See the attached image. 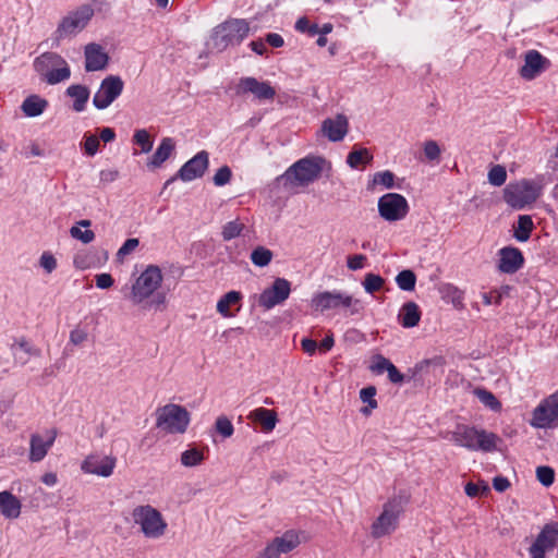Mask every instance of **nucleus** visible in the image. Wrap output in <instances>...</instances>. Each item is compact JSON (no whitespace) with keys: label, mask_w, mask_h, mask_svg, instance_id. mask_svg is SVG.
<instances>
[{"label":"nucleus","mask_w":558,"mask_h":558,"mask_svg":"<svg viewBox=\"0 0 558 558\" xmlns=\"http://www.w3.org/2000/svg\"><path fill=\"white\" fill-rule=\"evenodd\" d=\"M209 166V154L206 150L198 151L194 157L187 160L177 172L166 181L163 189H167L177 179L183 182H191L195 179L202 178Z\"/></svg>","instance_id":"f8f14e48"},{"label":"nucleus","mask_w":558,"mask_h":558,"mask_svg":"<svg viewBox=\"0 0 558 558\" xmlns=\"http://www.w3.org/2000/svg\"><path fill=\"white\" fill-rule=\"evenodd\" d=\"M265 40L268 45L275 48L282 47L284 44L282 36L277 33H268L265 37Z\"/></svg>","instance_id":"774afa93"},{"label":"nucleus","mask_w":558,"mask_h":558,"mask_svg":"<svg viewBox=\"0 0 558 558\" xmlns=\"http://www.w3.org/2000/svg\"><path fill=\"white\" fill-rule=\"evenodd\" d=\"M65 94L74 99L73 110L75 112H82L89 99L90 92L85 85L74 84L66 88Z\"/></svg>","instance_id":"c756f323"},{"label":"nucleus","mask_w":558,"mask_h":558,"mask_svg":"<svg viewBox=\"0 0 558 558\" xmlns=\"http://www.w3.org/2000/svg\"><path fill=\"white\" fill-rule=\"evenodd\" d=\"M40 266L50 274L57 268V259L53 255L44 253L40 256Z\"/></svg>","instance_id":"e2e57ef3"},{"label":"nucleus","mask_w":558,"mask_h":558,"mask_svg":"<svg viewBox=\"0 0 558 558\" xmlns=\"http://www.w3.org/2000/svg\"><path fill=\"white\" fill-rule=\"evenodd\" d=\"M123 87L124 83L119 75H108L94 95L93 105L98 110L108 108L122 94Z\"/></svg>","instance_id":"2eb2a0df"},{"label":"nucleus","mask_w":558,"mask_h":558,"mask_svg":"<svg viewBox=\"0 0 558 558\" xmlns=\"http://www.w3.org/2000/svg\"><path fill=\"white\" fill-rule=\"evenodd\" d=\"M70 76L71 70L68 62L64 60L62 65L52 69L43 80L50 85H56L68 80Z\"/></svg>","instance_id":"e433bc0d"},{"label":"nucleus","mask_w":558,"mask_h":558,"mask_svg":"<svg viewBox=\"0 0 558 558\" xmlns=\"http://www.w3.org/2000/svg\"><path fill=\"white\" fill-rule=\"evenodd\" d=\"M558 546V523H546L529 547L531 558H546Z\"/></svg>","instance_id":"ddd939ff"},{"label":"nucleus","mask_w":558,"mask_h":558,"mask_svg":"<svg viewBox=\"0 0 558 558\" xmlns=\"http://www.w3.org/2000/svg\"><path fill=\"white\" fill-rule=\"evenodd\" d=\"M366 259V256L363 254L350 255L347 258V266L350 270L355 271L364 267V263Z\"/></svg>","instance_id":"13d9d810"},{"label":"nucleus","mask_w":558,"mask_h":558,"mask_svg":"<svg viewBox=\"0 0 558 558\" xmlns=\"http://www.w3.org/2000/svg\"><path fill=\"white\" fill-rule=\"evenodd\" d=\"M392 365V362L387 357L378 354L375 356L374 364L371 366V369L377 374H383L387 372L389 367Z\"/></svg>","instance_id":"4d7b16f0"},{"label":"nucleus","mask_w":558,"mask_h":558,"mask_svg":"<svg viewBox=\"0 0 558 558\" xmlns=\"http://www.w3.org/2000/svg\"><path fill=\"white\" fill-rule=\"evenodd\" d=\"M378 213L387 221L401 220L409 213L408 201L401 194L387 193L378 199Z\"/></svg>","instance_id":"4468645a"},{"label":"nucleus","mask_w":558,"mask_h":558,"mask_svg":"<svg viewBox=\"0 0 558 558\" xmlns=\"http://www.w3.org/2000/svg\"><path fill=\"white\" fill-rule=\"evenodd\" d=\"M175 143L172 137H163L160 141L156 151L153 154L150 160L147 162V167L157 169L171 156L174 151Z\"/></svg>","instance_id":"bb28decb"},{"label":"nucleus","mask_w":558,"mask_h":558,"mask_svg":"<svg viewBox=\"0 0 558 558\" xmlns=\"http://www.w3.org/2000/svg\"><path fill=\"white\" fill-rule=\"evenodd\" d=\"M524 265L522 252L514 246H505L499 250L498 270L502 274H515Z\"/></svg>","instance_id":"6ab92c4d"},{"label":"nucleus","mask_w":558,"mask_h":558,"mask_svg":"<svg viewBox=\"0 0 558 558\" xmlns=\"http://www.w3.org/2000/svg\"><path fill=\"white\" fill-rule=\"evenodd\" d=\"M349 130V121L344 114H337L335 119L328 118L322 124V132L330 142H340Z\"/></svg>","instance_id":"5701e85b"},{"label":"nucleus","mask_w":558,"mask_h":558,"mask_svg":"<svg viewBox=\"0 0 558 558\" xmlns=\"http://www.w3.org/2000/svg\"><path fill=\"white\" fill-rule=\"evenodd\" d=\"M312 305L322 312L339 307L349 308L351 315L357 314L362 308L360 300L339 291H324L315 294Z\"/></svg>","instance_id":"9d476101"},{"label":"nucleus","mask_w":558,"mask_h":558,"mask_svg":"<svg viewBox=\"0 0 558 558\" xmlns=\"http://www.w3.org/2000/svg\"><path fill=\"white\" fill-rule=\"evenodd\" d=\"M132 518L148 538L160 537L167 529V523L161 513L150 505L135 507L132 511Z\"/></svg>","instance_id":"6e6552de"},{"label":"nucleus","mask_w":558,"mask_h":558,"mask_svg":"<svg viewBox=\"0 0 558 558\" xmlns=\"http://www.w3.org/2000/svg\"><path fill=\"white\" fill-rule=\"evenodd\" d=\"M451 440L469 450H482L490 452L496 449V442L499 437L494 433L484 429H477L474 426L458 425L452 432Z\"/></svg>","instance_id":"7ed1b4c3"},{"label":"nucleus","mask_w":558,"mask_h":558,"mask_svg":"<svg viewBox=\"0 0 558 558\" xmlns=\"http://www.w3.org/2000/svg\"><path fill=\"white\" fill-rule=\"evenodd\" d=\"M250 418L259 423L265 432H271L278 422L277 413L265 408L253 410L250 413Z\"/></svg>","instance_id":"7c9ffc66"},{"label":"nucleus","mask_w":558,"mask_h":558,"mask_svg":"<svg viewBox=\"0 0 558 558\" xmlns=\"http://www.w3.org/2000/svg\"><path fill=\"white\" fill-rule=\"evenodd\" d=\"M215 430L223 438H229L233 435L234 427L227 416H219L215 423Z\"/></svg>","instance_id":"09e8293b"},{"label":"nucleus","mask_w":558,"mask_h":558,"mask_svg":"<svg viewBox=\"0 0 558 558\" xmlns=\"http://www.w3.org/2000/svg\"><path fill=\"white\" fill-rule=\"evenodd\" d=\"M465 494L471 497H477L480 495H486L490 492V488L487 484L483 483V485H478L472 482H469L464 487Z\"/></svg>","instance_id":"5fc2aeb1"},{"label":"nucleus","mask_w":558,"mask_h":558,"mask_svg":"<svg viewBox=\"0 0 558 558\" xmlns=\"http://www.w3.org/2000/svg\"><path fill=\"white\" fill-rule=\"evenodd\" d=\"M291 292V283L284 278H276L270 288L265 289L258 299V304L267 310L286 301Z\"/></svg>","instance_id":"f3484780"},{"label":"nucleus","mask_w":558,"mask_h":558,"mask_svg":"<svg viewBox=\"0 0 558 558\" xmlns=\"http://www.w3.org/2000/svg\"><path fill=\"white\" fill-rule=\"evenodd\" d=\"M245 226L239 220L229 221L222 227L221 236L223 241H231L240 236Z\"/></svg>","instance_id":"79ce46f5"},{"label":"nucleus","mask_w":558,"mask_h":558,"mask_svg":"<svg viewBox=\"0 0 558 558\" xmlns=\"http://www.w3.org/2000/svg\"><path fill=\"white\" fill-rule=\"evenodd\" d=\"M22 504L20 499L9 490L0 492V513L9 520L16 519L21 514Z\"/></svg>","instance_id":"a878e982"},{"label":"nucleus","mask_w":558,"mask_h":558,"mask_svg":"<svg viewBox=\"0 0 558 558\" xmlns=\"http://www.w3.org/2000/svg\"><path fill=\"white\" fill-rule=\"evenodd\" d=\"M70 234L73 239L80 240L84 244H88L94 241L95 233L92 230L82 231L77 226H73L70 229Z\"/></svg>","instance_id":"603ef678"},{"label":"nucleus","mask_w":558,"mask_h":558,"mask_svg":"<svg viewBox=\"0 0 558 558\" xmlns=\"http://www.w3.org/2000/svg\"><path fill=\"white\" fill-rule=\"evenodd\" d=\"M83 147L87 156H95L99 149V140L95 135L85 133Z\"/></svg>","instance_id":"864d4df0"},{"label":"nucleus","mask_w":558,"mask_h":558,"mask_svg":"<svg viewBox=\"0 0 558 558\" xmlns=\"http://www.w3.org/2000/svg\"><path fill=\"white\" fill-rule=\"evenodd\" d=\"M376 392L375 386H367L360 390V399L367 404V407L361 409L364 415L371 414V411L378 407L377 400L375 399Z\"/></svg>","instance_id":"4c0bfd02"},{"label":"nucleus","mask_w":558,"mask_h":558,"mask_svg":"<svg viewBox=\"0 0 558 558\" xmlns=\"http://www.w3.org/2000/svg\"><path fill=\"white\" fill-rule=\"evenodd\" d=\"M408 502L409 496L404 492H400L389 498L384 504L383 512L372 524V536L380 538L391 534L398 527L399 517Z\"/></svg>","instance_id":"f257e3e1"},{"label":"nucleus","mask_w":558,"mask_h":558,"mask_svg":"<svg viewBox=\"0 0 558 558\" xmlns=\"http://www.w3.org/2000/svg\"><path fill=\"white\" fill-rule=\"evenodd\" d=\"M48 107V101L38 95L26 97L21 106L25 116L35 118L40 116Z\"/></svg>","instance_id":"2f4dec72"},{"label":"nucleus","mask_w":558,"mask_h":558,"mask_svg":"<svg viewBox=\"0 0 558 558\" xmlns=\"http://www.w3.org/2000/svg\"><path fill=\"white\" fill-rule=\"evenodd\" d=\"M398 319L404 328L415 327L421 319V311L418 305L412 301L404 303L400 310Z\"/></svg>","instance_id":"c85d7f7f"},{"label":"nucleus","mask_w":558,"mask_h":558,"mask_svg":"<svg viewBox=\"0 0 558 558\" xmlns=\"http://www.w3.org/2000/svg\"><path fill=\"white\" fill-rule=\"evenodd\" d=\"M440 147L436 141L429 140L424 144V155L429 161L437 160L440 156Z\"/></svg>","instance_id":"6e6d98bb"},{"label":"nucleus","mask_w":558,"mask_h":558,"mask_svg":"<svg viewBox=\"0 0 558 558\" xmlns=\"http://www.w3.org/2000/svg\"><path fill=\"white\" fill-rule=\"evenodd\" d=\"M373 160L372 154L366 148H353L347 156V163L352 169H357L361 165L369 163Z\"/></svg>","instance_id":"f704fd0d"},{"label":"nucleus","mask_w":558,"mask_h":558,"mask_svg":"<svg viewBox=\"0 0 558 558\" xmlns=\"http://www.w3.org/2000/svg\"><path fill=\"white\" fill-rule=\"evenodd\" d=\"M396 283L402 291H413L416 284V275L411 269H403L396 276Z\"/></svg>","instance_id":"58836bf2"},{"label":"nucleus","mask_w":558,"mask_h":558,"mask_svg":"<svg viewBox=\"0 0 558 558\" xmlns=\"http://www.w3.org/2000/svg\"><path fill=\"white\" fill-rule=\"evenodd\" d=\"M530 424L543 429L558 426V391L545 398L533 410Z\"/></svg>","instance_id":"9b49d317"},{"label":"nucleus","mask_w":558,"mask_h":558,"mask_svg":"<svg viewBox=\"0 0 558 558\" xmlns=\"http://www.w3.org/2000/svg\"><path fill=\"white\" fill-rule=\"evenodd\" d=\"M133 142L141 146L142 153L147 154L153 148V141L150 140L148 132L144 129L135 131Z\"/></svg>","instance_id":"c03bdc74"},{"label":"nucleus","mask_w":558,"mask_h":558,"mask_svg":"<svg viewBox=\"0 0 558 558\" xmlns=\"http://www.w3.org/2000/svg\"><path fill=\"white\" fill-rule=\"evenodd\" d=\"M87 339V332L83 329L75 328L70 332V342L77 345Z\"/></svg>","instance_id":"69168bd1"},{"label":"nucleus","mask_w":558,"mask_h":558,"mask_svg":"<svg viewBox=\"0 0 558 558\" xmlns=\"http://www.w3.org/2000/svg\"><path fill=\"white\" fill-rule=\"evenodd\" d=\"M64 58L57 52H44L34 60V70L44 78L52 69L62 65Z\"/></svg>","instance_id":"393cba45"},{"label":"nucleus","mask_w":558,"mask_h":558,"mask_svg":"<svg viewBox=\"0 0 558 558\" xmlns=\"http://www.w3.org/2000/svg\"><path fill=\"white\" fill-rule=\"evenodd\" d=\"M548 64V59H546L541 52L537 50H529L524 57V64L520 69V75L524 80H534L545 71Z\"/></svg>","instance_id":"412c9836"},{"label":"nucleus","mask_w":558,"mask_h":558,"mask_svg":"<svg viewBox=\"0 0 558 558\" xmlns=\"http://www.w3.org/2000/svg\"><path fill=\"white\" fill-rule=\"evenodd\" d=\"M140 244L138 239L136 238H130L128 239L122 246L118 251V256H125L129 255L131 252H133Z\"/></svg>","instance_id":"680f3d73"},{"label":"nucleus","mask_w":558,"mask_h":558,"mask_svg":"<svg viewBox=\"0 0 558 558\" xmlns=\"http://www.w3.org/2000/svg\"><path fill=\"white\" fill-rule=\"evenodd\" d=\"M493 487L496 492L502 493L510 487V482L507 477L499 475L494 477Z\"/></svg>","instance_id":"338daca9"},{"label":"nucleus","mask_w":558,"mask_h":558,"mask_svg":"<svg viewBox=\"0 0 558 558\" xmlns=\"http://www.w3.org/2000/svg\"><path fill=\"white\" fill-rule=\"evenodd\" d=\"M54 438L56 433H53L48 440H44V438L38 434H33L29 441V460L32 462L41 461L46 457L49 448L53 445Z\"/></svg>","instance_id":"cd10ccee"},{"label":"nucleus","mask_w":558,"mask_h":558,"mask_svg":"<svg viewBox=\"0 0 558 558\" xmlns=\"http://www.w3.org/2000/svg\"><path fill=\"white\" fill-rule=\"evenodd\" d=\"M189 411L179 404L169 403L157 410L156 426L168 433L183 434L190 424Z\"/></svg>","instance_id":"0eeeda50"},{"label":"nucleus","mask_w":558,"mask_h":558,"mask_svg":"<svg viewBox=\"0 0 558 558\" xmlns=\"http://www.w3.org/2000/svg\"><path fill=\"white\" fill-rule=\"evenodd\" d=\"M326 159L320 156H307L295 161L287 171L277 178L284 186L290 184H308L320 175Z\"/></svg>","instance_id":"f03ea898"},{"label":"nucleus","mask_w":558,"mask_h":558,"mask_svg":"<svg viewBox=\"0 0 558 558\" xmlns=\"http://www.w3.org/2000/svg\"><path fill=\"white\" fill-rule=\"evenodd\" d=\"M94 15L90 5H82L77 10L70 12L58 24L52 34V47H59L60 41L66 37L75 36L83 31Z\"/></svg>","instance_id":"20e7f679"},{"label":"nucleus","mask_w":558,"mask_h":558,"mask_svg":"<svg viewBox=\"0 0 558 558\" xmlns=\"http://www.w3.org/2000/svg\"><path fill=\"white\" fill-rule=\"evenodd\" d=\"M162 274L158 266L149 265L132 286L131 299L134 304H142L158 290Z\"/></svg>","instance_id":"1a4fd4ad"},{"label":"nucleus","mask_w":558,"mask_h":558,"mask_svg":"<svg viewBox=\"0 0 558 558\" xmlns=\"http://www.w3.org/2000/svg\"><path fill=\"white\" fill-rule=\"evenodd\" d=\"M143 308L144 310H163L166 306V293L165 292H154V294L144 301Z\"/></svg>","instance_id":"a18cd8bd"},{"label":"nucleus","mask_w":558,"mask_h":558,"mask_svg":"<svg viewBox=\"0 0 558 558\" xmlns=\"http://www.w3.org/2000/svg\"><path fill=\"white\" fill-rule=\"evenodd\" d=\"M541 190L533 181L523 179L505 187L504 199L513 209L521 210L541 196Z\"/></svg>","instance_id":"423d86ee"},{"label":"nucleus","mask_w":558,"mask_h":558,"mask_svg":"<svg viewBox=\"0 0 558 558\" xmlns=\"http://www.w3.org/2000/svg\"><path fill=\"white\" fill-rule=\"evenodd\" d=\"M253 94L259 100H270L276 96L275 88L268 82H259L255 77H241L236 86V94Z\"/></svg>","instance_id":"a211bd4d"},{"label":"nucleus","mask_w":558,"mask_h":558,"mask_svg":"<svg viewBox=\"0 0 558 558\" xmlns=\"http://www.w3.org/2000/svg\"><path fill=\"white\" fill-rule=\"evenodd\" d=\"M10 351L16 364L25 365L31 356H40L41 350L34 347L25 337L15 338Z\"/></svg>","instance_id":"b1692460"},{"label":"nucleus","mask_w":558,"mask_h":558,"mask_svg":"<svg viewBox=\"0 0 558 558\" xmlns=\"http://www.w3.org/2000/svg\"><path fill=\"white\" fill-rule=\"evenodd\" d=\"M117 459L112 456H88L82 463V470L88 474L108 477L112 474Z\"/></svg>","instance_id":"aec40b11"},{"label":"nucleus","mask_w":558,"mask_h":558,"mask_svg":"<svg viewBox=\"0 0 558 558\" xmlns=\"http://www.w3.org/2000/svg\"><path fill=\"white\" fill-rule=\"evenodd\" d=\"M536 478L543 486L549 487L555 481V471L548 465L537 466Z\"/></svg>","instance_id":"49530a36"},{"label":"nucleus","mask_w":558,"mask_h":558,"mask_svg":"<svg viewBox=\"0 0 558 558\" xmlns=\"http://www.w3.org/2000/svg\"><path fill=\"white\" fill-rule=\"evenodd\" d=\"M95 283L99 289H109L113 286L114 280L110 274L102 272L95 276Z\"/></svg>","instance_id":"bf43d9fd"},{"label":"nucleus","mask_w":558,"mask_h":558,"mask_svg":"<svg viewBox=\"0 0 558 558\" xmlns=\"http://www.w3.org/2000/svg\"><path fill=\"white\" fill-rule=\"evenodd\" d=\"M85 70L87 72H95L106 69L109 62V56L104 48L96 43H90L85 46Z\"/></svg>","instance_id":"4be33fe9"},{"label":"nucleus","mask_w":558,"mask_h":558,"mask_svg":"<svg viewBox=\"0 0 558 558\" xmlns=\"http://www.w3.org/2000/svg\"><path fill=\"white\" fill-rule=\"evenodd\" d=\"M180 461L186 468L197 466L204 461V454L198 448L190 447L181 453Z\"/></svg>","instance_id":"ea45409f"},{"label":"nucleus","mask_w":558,"mask_h":558,"mask_svg":"<svg viewBox=\"0 0 558 558\" xmlns=\"http://www.w3.org/2000/svg\"><path fill=\"white\" fill-rule=\"evenodd\" d=\"M507 179V171L504 166L496 165L488 172V182L494 186H501Z\"/></svg>","instance_id":"de8ad7c7"},{"label":"nucleus","mask_w":558,"mask_h":558,"mask_svg":"<svg viewBox=\"0 0 558 558\" xmlns=\"http://www.w3.org/2000/svg\"><path fill=\"white\" fill-rule=\"evenodd\" d=\"M300 543L299 534L289 530L268 543L264 550L259 553L258 558H279L281 554H288L295 549Z\"/></svg>","instance_id":"dca6fc26"},{"label":"nucleus","mask_w":558,"mask_h":558,"mask_svg":"<svg viewBox=\"0 0 558 558\" xmlns=\"http://www.w3.org/2000/svg\"><path fill=\"white\" fill-rule=\"evenodd\" d=\"M250 32L245 20L233 19L217 26L213 34L214 47L222 51L229 46L240 45Z\"/></svg>","instance_id":"39448f33"},{"label":"nucleus","mask_w":558,"mask_h":558,"mask_svg":"<svg viewBox=\"0 0 558 558\" xmlns=\"http://www.w3.org/2000/svg\"><path fill=\"white\" fill-rule=\"evenodd\" d=\"M534 223L532 217L529 215H521L518 218L517 227L514 229L513 236L519 242H526L532 233Z\"/></svg>","instance_id":"72a5a7b5"},{"label":"nucleus","mask_w":558,"mask_h":558,"mask_svg":"<svg viewBox=\"0 0 558 558\" xmlns=\"http://www.w3.org/2000/svg\"><path fill=\"white\" fill-rule=\"evenodd\" d=\"M232 178V171L230 167H220L213 177V182L216 186H223L230 182Z\"/></svg>","instance_id":"8fccbe9b"},{"label":"nucleus","mask_w":558,"mask_h":558,"mask_svg":"<svg viewBox=\"0 0 558 558\" xmlns=\"http://www.w3.org/2000/svg\"><path fill=\"white\" fill-rule=\"evenodd\" d=\"M395 174L389 170L376 172L374 175V183L381 184L386 189H392L395 187Z\"/></svg>","instance_id":"3c124183"},{"label":"nucleus","mask_w":558,"mask_h":558,"mask_svg":"<svg viewBox=\"0 0 558 558\" xmlns=\"http://www.w3.org/2000/svg\"><path fill=\"white\" fill-rule=\"evenodd\" d=\"M272 252L265 246H257L251 253V260L257 267L267 266L272 259Z\"/></svg>","instance_id":"a19ab883"},{"label":"nucleus","mask_w":558,"mask_h":558,"mask_svg":"<svg viewBox=\"0 0 558 558\" xmlns=\"http://www.w3.org/2000/svg\"><path fill=\"white\" fill-rule=\"evenodd\" d=\"M120 175L119 170L117 169H105L99 173V181L101 184L106 185L111 182H114Z\"/></svg>","instance_id":"052dcab7"},{"label":"nucleus","mask_w":558,"mask_h":558,"mask_svg":"<svg viewBox=\"0 0 558 558\" xmlns=\"http://www.w3.org/2000/svg\"><path fill=\"white\" fill-rule=\"evenodd\" d=\"M385 283V280L379 275L369 272L365 275L363 287L367 293H375L379 291Z\"/></svg>","instance_id":"37998d69"},{"label":"nucleus","mask_w":558,"mask_h":558,"mask_svg":"<svg viewBox=\"0 0 558 558\" xmlns=\"http://www.w3.org/2000/svg\"><path fill=\"white\" fill-rule=\"evenodd\" d=\"M241 300V292L234 290L229 291L218 301L217 312L223 317H232L234 314L230 312V307L238 304Z\"/></svg>","instance_id":"473e14b6"},{"label":"nucleus","mask_w":558,"mask_h":558,"mask_svg":"<svg viewBox=\"0 0 558 558\" xmlns=\"http://www.w3.org/2000/svg\"><path fill=\"white\" fill-rule=\"evenodd\" d=\"M473 393L488 409L496 412L501 410L500 401L492 391L485 388L477 387L473 390Z\"/></svg>","instance_id":"c9c22d12"},{"label":"nucleus","mask_w":558,"mask_h":558,"mask_svg":"<svg viewBox=\"0 0 558 558\" xmlns=\"http://www.w3.org/2000/svg\"><path fill=\"white\" fill-rule=\"evenodd\" d=\"M388 378L392 384H402L405 379V376L396 367V365L392 363V365L387 371Z\"/></svg>","instance_id":"0e129e2a"}]
</instances>
